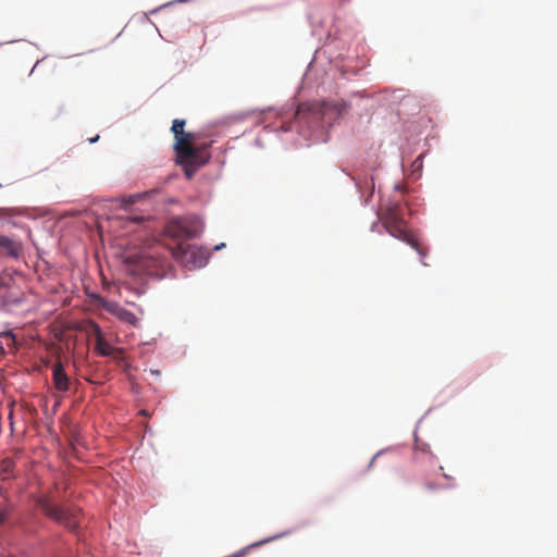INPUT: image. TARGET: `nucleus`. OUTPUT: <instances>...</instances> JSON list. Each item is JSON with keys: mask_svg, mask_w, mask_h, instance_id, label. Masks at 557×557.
Listing matches in <instances>:
<instances>
[{"mask_svg": "<svg viewBox=\"0 0 557 557\" xmlns=\"http://www.w3.org/2000/svg\"><path fill=\"white\" fill-rule=\"evenodd\" d=\"M151 373L159 375L160 371L159 370H151Z\"/></svg>", "mask_w": 557, "mask_h": 557, "instance_id": "dca6fc26", "label": "nucleus"}, {"mask_svg": "<svg viewBox=\"0 0 557 557\" xmlns=\"http://www.w3.org/2000/svg\"><path fill=\"white\" fill-rule=\"evenodd\" d=\"M377 215L389 235L412 247L420 255L421 259L426 256V248L420 245L418 239L407 230L405 205L401 198H391L385 203H382ZM421 262L423 265H428L423 260Z\"/></svg>", "mask_w": 557, "mask_h": 557, "instance_id": "f03ea898", "label": "nucleus"}, {"mask_svg": "<svg viewBox=\"0 0 557 557\" xmlns=\"http://www.w3.org/2000/svg\"><path fill=\"white\" fill-rule=\"evenodd\" d=\"M173 256L185 263L186 267L191 269L202 268L207 263L206 251L196 246L187 244L186 242H180L172 250Z\"/></svg>", "mask_w": 557, "mask_h": 557, "instance_id": "20e7f679", "label": "nucleus"}, {"mask_svg": "<svg viewBox=\"0 0 557 557\" xmlns=\"http://www.w3.org/2000/svg\"><path fill=\"white\" fill-rule=\"evenodd\" d=\"M166 232L170 236L180 242H185L197 236L198 231L189 225L184 219H176L169 223Z\"/></svg>", "mask_w": 557, "mask_h": 557, "instance_id": "423d86ee", "label": "nucleus"}, {"mask_svg": "<svg viewBox=\"0 0 557 557\" xmlns=\"http://www.w3.org/2000/svg\"><path fill=\"white\" fill-rule=\"evenodd\" d=\"M98 138H99V136H96L95 138H91V139H90V143H95V141H97V140H98Z\"/></svg>", "mask_w": 557, "mask_h": 557, "instance_id": "f3484780", "label": "nucleus"}, {"mask_svg": "<svg viewBox=\"0 0 557 557\" xmlns=\"http://www.w3.org/2000/svg\"><path fill=\"white\" fill-rule=\"evenodd\" d=\"M0 251L16 258L21 252V245L8 236L0 235Z\"/></svg>", "mask_w": 557, "mask_h": 557, "instance_id": "9d476101", "label": "nucleus"}, {"mask_svg": "<svg viewBox=\"0 0 557 557\" xmlns=\"http://www.w3.org/2000/svg\"><path fill=\"white\" fill-rule=\"evenodd\" d=\"M329 114L337 115L336 107L330 102H306L298 106L296 119L300 122L305 119L325 120Z\"/></svg>", "mask_w": 557, "mask_h": 557, "instance_id": "39448f33", "label": "nucleus"}, {"mask_svg": "<svg viewBox=\"0 0 557 557\" xmlns=\"http://www.w3.org/2000/svg\"><path fill=\"white\" fill-rule=\"evenodd\" d=\"M39 509L58 524L71 532H76L79 527L81 510L76 507H65L52 503L48 497L37 500Z\"/></svg>", "mask_w": 557, "mask_h": 557, "instance_id": "7ed1b4c3", "label": "nucleus"}, {"mask_svg": "<svg viewBox=\"0 0 557 557\" xmlns=\"http://www.w3.org/2000/svg\"><path fill=\"white\" fill-rule=\"evenodd\" d=\"M3 335H4V336H10V337H13V334H12V332H7V333H4Z\"/></svg>", "mask_w": 557, "mask_h": 557, "instance_id": "2eb2a0df", "label": "nucleus"}, {"mask_svg": "<svg viewBox=\"0 0 557 557\" xmlns=\"http://www.w3.org/2000/svg\"><path fill=\"white\" fill-rule=\"evenodd\" d=\"M0 350H3V348H2V347H0Z\"/></svg>", "mask_w": 557, "mask_h": 557, "instance_id": "aec40b11", "label": "nucleus"}, {"mask_svg": "<svg viewBox=\"0 0 557 557\" xmlns=\"http://www.w3.org/2000/svg\"><path fill=\"white\" fill-rule=\"evenodd\" d=\"M4 520V515L2 512H0V523H2Z\"/></svg>", "mask_w": 557, "mask_h": 557, "instance_id": "4468645a", "label": "nucleus"}, {"mask_svg": "<svg viewBox=\"0 0 557 557\" xmlns=\"http://www.w3.org/2000/svg\"><path fill=\"white\" fill-rule=\"evenodd\" d=\"M394 188H395V190L400 191V193H405V191H406L405 187H404V186H401V185H398V184H397V185H395V187H394Z\"/></svg>", "mask_w": 557, "mask_h": 557, "instance_id": "f8f14e48", "label": "nucleus"}, {"mask_svg": "<svg viewBox=\"0 0 557 557\" xmlns=\"http://www.w3.org/2000/svg\"><path fill=\"white\" fill-rule=\"evenodd\" d=\"M261 543H256L253 545H251L250 547H255V546H259Z\"/></svg>", "mask_w": 557, "mask_h": 557, "instance_id": "a211bd4d", "label": "nucleus"}, {"mask_svg": "<svg viewBox=\"0 0 557 557\" xmlns=\"http://www.w3.org/2000/svg\"><path fill=\"white\" fill-rule=\"evenodd\" d=\"M14 468V461L11 458H4L0 461V476L5 480Z\"/></svg>", "mask_w": 557, "mask_h": 557, "instance_id": "9b49d317", "label": "nucleus"}, {"mask_svg": "<svg viewBox=\"0 0 557 557\" xmlns=\"http://www.w3.org/2000/svg\"><path fill=\"white\" fill-rule=\"evenodd\" d=\"M133 203H135V197L131 196L128 201H127V205H133Z\"/></svg>", "mask_w": 557, "mask_h": 557, "instance_id": "ddd939ff", "label": "nucleus"}, {"mask_svg": "<svg viewBox=\"0 0 557 557\" xmlns=\"http://www.w3.org/2000/svg\"><path fill=\"white\" fill-rule=\"evenodd\" d=\"M52 382L58 392L65 393L70 389L71 380L60 359L52 364Z\"/></svg>", "mask_w": 557, "mask_h": 557, "instance_id": "6e6552de", "label": "nucleus"}, {"mask_svg": "<svg viewBox=\"0 0 557 557\" xmlns=\"http://www.w3.org/2000/svg\"><path fill=\"white\" fill-rule=\"evenodd\" d=\"M2 494V488L0 487V495Z\"/></svg>", "mask_w": 557, "mask_h": 557, "instance_id": "6ab92c4d", "label": "nucleus"}, {"mask_svg": "<svg viewBox=\"0 0 557 557\" xmlns=\"http://www.w3.org/2000/svg\"><path fill=\"white\" fill-rule=\"evenodd\" d=\"M106 309L125 323L136 325L138 322L137 317L132 311L119 306L117 304H108Z\"/></svg>", "mask_w": 557, "mask_h": 557, "instance_id": "1a4fd4ad", "label": "nucleus"}, {"mask_svg": "<svg viewBox=\"0 0 557 557\" xmlns=\"http://www.w3.org/2000/svg\"><path fill=\"white\" fill-rule=\"evenodd\" d=\"M88 330L91 331V334L95 336L96 338V347H95V350L97 351V354L101 355V356H104V357H108V356H111L113 355L114 352H121V349H117V348H114L112 347L103 337L102 335V331L100 329V326L95 323V322H90L89 323V326H88Z\"/></svg>", "mask_w": 557, "mask_h": 557, "instance_id": "0eeeda50", "label": "nucleus"}, {"mask_svg": "<svg viewBox=\"0 0 557 557\" xmlns=\"http://www.w3.org/2000/svg\"><path fill=\"white\" fill-rule=\"evenodd\" d=\"M185 120L175 119L171 132L174 135V151L176 163L183 166L185 175L190 180L196 171L208 162L209 157L203 156V149L196 147V134L185 132Z\"/></svg>", "mask_w": 557, "mask_h": 557, "instance_id": "f257e3e1", "label": "nucleus"}]
</instances>
